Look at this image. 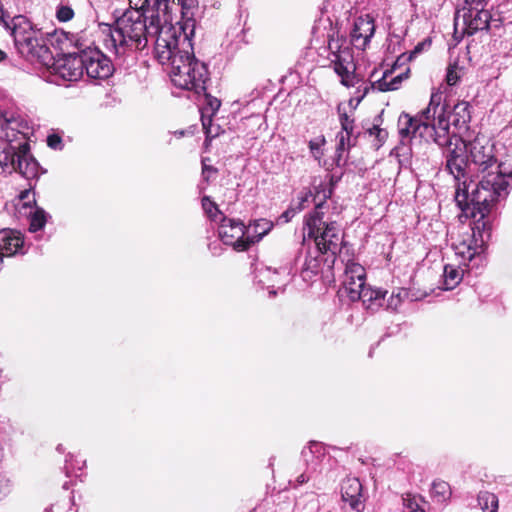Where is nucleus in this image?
<instances>
[{"instance_id":"obj_47","label":"nucleus","mask_w":512,"mask_h":512,"mask_svg":"<svg viewBox=\"0 0 512 512\" xmlns=\"http://www.w3.org/2000/svg\"><path fill=\"white\" fill-rule=\"evenodd\" d=\"M309 480V477L306 476L305 474H301L297 477L296 481L299 485H302L304 483H306L307 481Z\"/></svg>"},{"instance_id":"obj_48","label":"nucleus","mask_w":512,"mask_h":512,"mask_svg":"<svg viewBox=\"0 0 512 512\" xmlns=\"http://www.w3.org/2000/svg\"><path fill=\"white\" fill-rule=\"evenodd\" d=\"M309 148H310L311 151H314V150L319 148V145L316 142H314V141H310L309 142Z\"/></svg>"},{"instance_id":"obj_1","label":"nucleus","mask_w":512,"mask_h":512,"mask_svg":"<svg viewBox=\"0 0 512 512\" xmlns=\"http://www.w3.org/2000/svg\"><path fill=\"white\" fill-rule=\"evenodd\" d=\"M171 0H129L130 9L108 25L105 46L117 57L141 51L149 40H154L155 54L157 43L164 30L175 32L171 25Z\"/></svg>"},{"instance_id":"obj_49","label":"nucleus","mask_w":512,"mask_h":512,"mask_svg":"<svg viewBox=\"0 0 512 512\" xmlns=\"http://www.w3.org/2000/svg\"><path fill=\"white\" fill-rule=\"evenodd\" d=\"M3 457H4V448H3L2 443L0 442V461L3 459Z\"/></svg>"},{"instance_id":"obj_3","label":"nucleus","mask_w":512,"mask_h":512,"mask_svg":"<svg viewBox=\"0 0 512 512\" xmlns=\"http://www.w3.org/2000/svg\"><path fill=\"white\" fill-rule=\"evenodd\" d=\"M31 127L19 114L5 111L0 117V167L3 172H18L29 181V189L20 193V199L29 197L38 178L46 171L30 153Z\"/></svg>"},{"instance_id":"obj_51","label":"nucleus","mask_w":512,"mask_h":512,"mask_svg":"<svg viewBox=\"0 0 512 512\" xmlns=\"http://www.w3.org/2000/svg\"><path fill=\"white\" fill-rule=\"evenodd\" d=\"M264 273H268V274H277L278 272H277V270H274V271L272 272L270 268H266V269H265V271H264Z\"/></svg>"},{"instance_id":"obj_36","label":"nucleus","mask_w":512,"mask_h":512,"mask_svg":"<svg viewBox=\"0 0 512 512\" xmlns=\"http://www.w3.org/2000/svg\"><path fill=\"white\" fill-rule=\"evenodd\" d=\"M13 488V481L11 478L4 474L0 473V500L4 499L7 495L10 494Z\"/></svg>"},{"instance_id":"obj_53","label":"nucleus","mask_w":512,"mask_h":512,"mask_svg":"<svg viewBox=\"0 0 512 512\" xmlns=\"http://www.w3.org/2000/svg\"><path fill=\"white\" fill-rule=\"evenodd\" d=\"M63 488H64V489H66V490H67V489H69V483H68V482H65V483L63 484Z\"/></svg>"},{"instance_id":"obj_55","label":"nucleus","mask_w":512,"mask_h":512,"mask_svg":"<svg viewBox=\"0 0 512 512\" xmlns=\"http://www.w3.org/2000/svg\"><path fill=\"white\" fill-rule=\"evenodd\" d=\"M176 133L179 134V136H183L184 135L183 131H179V132H176Z\"/></svg>"},{"instance_id":"obj_14","label":"nucleus","mask_w":512,"mask_h":512,"mask_svg":"<svg viewBox=\"0 0 512 512\" xmlns=\"http://www.w3.org/2000/svg\"><path fill=\"white\" fill-rule=\"evenodd\" d=\"M339 119L341 124V131L337 134V145L335 152L336 165L340 166L341 161L345 162L344 152L349 151L352 146H355L357 135L354 134V119L350 118L346 112H341L340 106L338 107Z\"/></svg>"},{"instance_id":"obj_40","label":"nucleus","mask_w":512,"mask_h":512,"mask_svg":"<svg viewBox=\"0 0 512 512\" xmlns=\"http://www.w3.org/2000/svg\"><path fill=\"white\" fill-rule=\"evenodd\" d=\"M368 132L370 135H375L380 143L384 142L387 137V132L378 125H373L372 128L368 129Z\"/></svg>"},{"instance_id":"obj_8","label":"nucleus","mask_w":512,"mask_h":512,"mask_svg":"<svg viewBox=\"0 0 512 512\" xmlns=\"http://www.w3.org/2000/svg\"><path fill=\"white\" fill-rule=\"evenodd\" d=\"M7 31L13 37L15 48L22 57L29 61L50 65L53 57L43 34L27 17L23 15L13 17Z\"/></svg>"},{"instance_id":"obj_43","label":"nucleus","mask_w":512,"mask_h":512,"mask_svg":"<svg viewBox=\"0 0 512 512\" xmlns=\"http://www.w3.org/2000/svg\"><path fill=\"white\" fill-rule=\"evenodd\" d=\"M209 250L211 251L212 255L219 256L222 252V248L217 242H212L208 245Z\"/></svg>"},{"instance_id":"obj_19","label":"nucleus","mask_w":512,"mask_h":512,"mask_svg":"<svg viewBox=\"0 0 512 512\" xmlns=\"http://www.w3.org/2000/svg\"><path fill=\"white\" fill-rule=\"evenodd\" d=\"M324 255L315 254L314 249L306 251L304 261L301 264V276L304 281L310 280L320 272L321 264L326 263L325 258H323ZM327 266L329 267V262H327Z\"/></svg>"},{"instance_id":"obj_10","label":"nucleus","mask_w":512,"mask_h":512,"mask_svg":"<svg viewBox=\"0 0 512 512\" xmlns=\"http://www.w3.org/2000/svg\"><path fill=\"white\" fill-rule=\"evenodd\" d=\"M328 50L333 56L331 63L336 74L341 77V83L347 87L353 86L355 64L352 48L348 45L346 37L333 30L328 34Z\"/></svg>"},{"instance_id":"obj_13","label":"nucleus","mask_w":512,"mask_h":512,"mask_svg":"<svg viewBox=\"0 0 512 512\" xmlns=\"http://www.w3.org/2000/svg\"><path fill=\"white\" fill-rule=\"evenodd\" d=\"M80 56L83 72L93 79H106L112 75L113 65L111 60L96 48H82Z\"/></svg>"},{"instance_id":"obj_16","label":"nucleus","mask_w":512,"mask_h":512,"mask_svg":"<svg viewBox=\"0 0 512 512\" xmlns=\"http://www.w3.org/2000/svg\"><path fill=\"white\" fill-rule=\"evenodd\" d=\"M27 252L23 235L16 230H0V258L24 255Z\"/></svg>"},{"instance_id":"obj_21","label":"nucleus","mask_w":512,"mask_h":512,"mask_svg":"<svg viewBox=\"0 0 512 512\" xmlns=\"http://www.w3.org/2000/svg\"><path fill=\"white\" fill-rule=\"evenodd\" d=\"M301 454L307 465H311L315 470L318 463L325 457L326 448L321 442L311 441L308 446L302 450Z\"/></svg>"},{"instance_id":"obj_45","label":"nucleus","mask_w":512,"mask_h":512,"mask_svg":"<svg viewBox=\"0 0 512 512\" xmlns=\"http://www.w3.org/2000/svg\"><path fill=\"white\" fill-rule=\"evenodd\" d=\"M481 6V5H487V0H464L462 6Z\"/></svg>"},{"instance_id":"obj_35","label":"nucleus","mask_w":512,"mask_h":512,"mask_svg":"<svg viewBox=\"0 0 512 512\" xmlns=\"http://www.w3.org/2000/svg\"><path fill=\"white\" fill-rule=\"evenodd\" d=\"M74 17V10L69 5H58L56 9V18L60 22L70 21Z\"/></svg>"},{"instance_id":"obj_52","label":"nucleus","mask_w":512,"mask_h":512,"mask_svg":"<svg viewBox=\"0 0 512 512\" xmlns=\"http://www.w3.org/2000/svg\"><path fill=\"white\" fill-rule=\"evenodd\" d=\"M56 449H57V451H59V452H63V451H64V448H63V445H62V444H59V445L57 446V448H56Z\"/></svg>"},{"instance_id":"obj_54","label":"nucleus","mask_w":512,"mask_h":512,"mask_svg":"<svg viewBox=\"0 0 512 512\" xmlns=\"http://www.w3.org/2000/svg\"><path fill=\"white\" fill-rule=\"evenodd\" d=\"M44 512H52V507L46 508Z\"/></svg>"},{"instance_id":"obj_39","label":"nucleus","mask_w":512,"mask_h":512,"mask_svg":"<svg viewBox=\"0 0 512 512\" xmlns=\"http://www.w3.org/2000/svg\"><path fill=\"white\" fill-rule=\"evenodd\" d=\"M74 456L72 454H68L65 458V466L64 471L67 477H70L74 471V469L77 467V469L81 470L85 466V461H82V464L79 465V462L75 460L74 464Z\"/></svg>"},{"instance_id":"obj_33","label":"nucleus","mask_w":512,"mask_h":512,"mask_svg":"<svg viewBox=\"0 0 512 512\" xmlns=\"http://www.w3.org/2000/svg\"><path fill=\"white\" fill-rule=\"evenodd\" d=\"M201 122L206 134V140H212L222 133L221 127L219 125H214L211 117L203 116Z\"/></svg>"},{"instance_id":"obj_25","label":"nucleus","mask_w":512,"mask_h":512,"mask_svg":"<svg viewBox=\"0 0 512 512\" xmlns=\"http://www.w3.org/2000/svg\"><path fill=\"white\" fill-rule=\"evenodd\" d=\"M478 505L483 512H498V497L489 491H480L477 496Z\"/></svg>"},{"instance_id":"obj_5","label":"nucleus","mask_w":512,"mask_h":512,"mask_svg":"<svg viewBox=\"0 0 512 512\" xmlns=\"http://www.w3.org/2000/svg\"><path fill=\"white\" fill-rule=\"evenodd\" d=\"M469 157L480 177L471 190V204L492 208L495 203L505 200L510 193L508 179H512V170H506L504 164L498 162L493 145L474 141Z\"/></svg>"},{"instance_id":"obj_32","label":"nucleus","mask_w":512,"mask_h":512,"mask_svg":"<svg viewBox=\"0 0 512 512\" xmlns=\"http://www.w3.org/2000/svg\"><path fill=\"white\" fill-rule=\"evenodd\" d=\"M432 494L439 498V501H445L450 498V485L445 481H434L432 484Z\"/></svg>"},{"instance_id":"obj_18","label":"nucleus","mask_w":512,"mask_h":512,"mask_svg":"<svg viewBox=\"0 0 512 512\" xmlns=\"http://www.w3.org/2000/svg\"><path fill=\"white\" fill-rule=\"evenodd\" d=\"M387 293L386 290L366 286L361 292V298H359V300L367 310L374 312L381 307L386 308Z\"/></svg>"},{"instance_id":"obj_11","label":"nucleus","mask_w":512,"mask_h":512,"mask_svg":"<svg viewBox=\"0 0 512 512\" xmlns=\"http://www.w3.org/2000/svg\"><path fill=\"white\" fill-rule=\"evenodd\" d=\"M76 51L68 52L61 59L53 60L50 66L51 81L57 85H64L65 82L77 81L83 76V68L80 56L78 40L75 43Z\"/></svg>"},{"instance_id":"obj_22","label":"nucleus","mask_w":512,"mask_h":512,"mask_svg":"<svg viewBox=\"0 0 512 512\" xmlns=\"http://www.w3.org/2000/svg\"><path fill=\"white\" fill-rule=\"evenodd\" d=\"M273 228V222L267 219H256L246 226L247 239H251L253 244L260 241Z\"/></svg>"},{"instance_id":"obj_23","label":"nucleus","mask_w":512,"mask_h":512,"mask_svg":"<svg viewBox=\"0 0 512 512\" xmlns=\"http://www.w3.org/2000/svg\"><path fill=\"white\" fill-rule=\"evenodd\" d=\"M464 270L451 264H446L443 269V288L454 289L462 280Z\"/></svg>"},{"instance_id":"obj_7","label":"nucleus","mask_w":512,"mask_h":512,"mask_svg":"<svg viewBox=\"0 0 512 512\" xmlns=\"http://www.w3.org/2000/svg\"><path fill=\"white\" fill-rule=\"evenodd\" d=\"M462 211L473 219L472 234L468 242L463 241L455 247V254L461 258V265L474 268L482 263L486 244L491 238L492 225L487 219L491 208L467 205V207H462Z\"/></svg>"},{"instance_id":"obj_15","label":"nucleus","mask_w":512,"mask_h":512,"mask_svg":"<svg viewBox=\"0 0 512 512\" xmlns=\"http://www.w3.org/2000/svg\"><path fill=\"white\" fill-rule=\"evenodd\" d=\"M375 33L374 18L366 14L355 19L350 32V45L364 51Z\"/></svg>"},{"instance_id":"obj_27","label":"nucleus","mask_w":512,"mask_h":512,"mask_svg":"<svg viewBox=\"0 0 512 512\" xmlns=\"http://www.w3.org/2000/svg\"><path fill=\"white\" fill-rule=\"evenodd\" d=\"M48 214L44 209L37 207L29 217V231L36 233L44 228L47 222Z\"/></svg>"},{"instance_id":"obj_4","label":"nucleus","mask_w":512,"mask_h":512,"mask_svg":"<svg viewBox=\"0 0 512 512\" xmlns=\"http://www.w3.org/2000/svg\"><path fill=\"white\" fill-rule=\"evenodd\" d=\"M156 57L160 63L170 65V78L174 86L198 95L205 91L209 79L207 65L195 58L193 44L191 48L187 47L184 38L178 37L177 30L162 32Z\"/></svg>"},{"instance_id":"obj_6","label":"nucleus","mask_w":512,"mask_h":512,"mask_svg":"<svg viewBox=\"0 0 512 512\" xmlns=\"http://www.w3.org/2000/svg\"><path fill=\"white\" fill-rule=\"evenodd\" d=\"M331 196L332 190L322 187L316 195L320 198L316 209L310 212L304 220V229L307 230L308 237L315 243L314 253L327 254L325 261L329 262V268L334 265L336 255L341 252L344 244L340 225L336 221L326 222L323 220V208Z\"/></svg>"},{"instance_id":"obj_30","label":"nucleus","mask_w":512,"mask_h":512,"mask_svg":"<svg viewBox=\"0 0 512 512\" xmlns=\"http://www.w3.org/2000/svg\"><path fill=\"white\" fill-rule=\"evenodd\" d=\"M202 208L208 218L213 222H220L222 216H225L218 208V205L211 200L209 196L202 198Z\"/></svg>"},{"instance_id":"obj_46","label":"nucleus","mask_w":512,"mask_h":512,"mask_svg":"<svg viewBox=\"0 0 512 512\" xmlns=\"http://www.w3.org/2000/svg\"><path fill=\"white\" fill-rule=\"evenodd\" d=\"M344 1L345 0H328L327 1V6H332L333 10L336 11V7L340 6V5L343 6V2Z\"/></svg>"},{"instance_id":"obj_26","label":"nucleus","mask_w":512,"mask_h":512,"mask_svg":"<svg viewBox=\"0 0 512 512\" xmlns=\"http://www.w3.org/2000/svg\"><path fill=\"white\" fill-rule=\"evenodd\" d=\"M201 93H203L204 96V102L200 108L201 119H203V116H209L212 118L219 110L221 101L218 98L206 93V90L202 91Z\"/></svg>"},{"instance_id":"obj_9","label":"nucleus","mask_w":512,"mask_h":512,"mask_svg":"<svg viewBox=\"0 0 512 512\" xmlns=\"http://www.w3.org/2000/svg\"><path fill=\"white\" fill-rule=\"evenodd\" d=\"M447 147L448 150L445 155L446 170L454 177L456 182L455 200L461 209L462 207H467V205L472 207L470 187L473 181L470 180L468 183L466 146L462 143L461 146L456 144L453 149L450 146Z\"/></svg>"},{"instance_id":"obj_50","label":"nucleus","mask_w":512,"mask_h":512,"mask_svg":"<svg viewBox=\"0 0 512 512\" xmlns=\"http://www.w3.org/2000/svg\"><path fill=\"white\" fill-rule=\"evenodd\" d=\"M6 58V53L0 49V62Z\"/></svg>"},{"instance_id":"obj_12","label":"nucleus","mask_w":512,"mask_h":512,"mask_svg":"<svg viewBox=\"0 0 512 512\" xmlns=\"http://www.w3.org/2000/svg\"><path fill=\"white\" fill-rule=\"evenodd\" d=\"M218 236L223 244L232 246L237 252L248 250L253 241L247 239L246 225L240 219L222 216L218 226Z\"/></svg>"},{"instance_id":"obj_56","label":"nucleus","mask_w":512,"mask_h":512,"mask_svg":"<svg viewBox=\"0 0 512 512\" xmlns=\"http://www.w3.org/2000/svg\"><path fill=\"white\" fill-rule=\"evenodd\" d=\"M300 261V256L296 258V264Z\"/></svg>"},{"instance_id":"obj_37","label":"nucleus","mask_w":512,"mask_h":512,"mask_svg":"<svg viewBox=\"0 0 512 512\" xmlns=\"http://www.w3.org/2000/svg\"><path fill=\"white\" fill-rule=\"evenodd\" d=\"M404 512H425L417 503L415 497L407 494L402 497Z\"/></svg>"},{"instance_id":"obj_42","label":"nucleus","mask_w":512,"mask_h":512,"mask_svg":"<svg viewBox=\"0 0 512 512\" xmlns=\"http://www.w3.org/2000/svg\"><path fill=\"white\" fill-rule=\"evenodd\" d=\"M216 172H217V170L214 167L208 166L206 164H203V167H202V177L206 181H209L211 175L215 174Z\"/></svg>"},{"instance_id":"obj_28","label":"nucleus","mask_w":512,"mask_h":512,"mask_svg":"<svg viewBox=\"0 0 512 512\" xmlns=\"http://www.w3.org/2000/svg\"><path fill=\"white\" fill-rule=\"evenodd\" d=\"M344 277V280H365V269L361 264L348 260L345 266Z\"/></svg>"},{"instance_id":"obj_34","label":"nucleus","mask_w":512,"mask_h":512,"mask_svg":"<svg viewBox=\"0 0 512 512\" xmlns=\"http://www.w3.org/2000/svg\"><path fill=\"white\" fill-rule=\"evenodd\" d=\"M461 71L462 68H460L457 63L449 65L446 73L447 84L450 86L456 85L461 78Z\"/></svg>"},{"instance_id":"obj_29","label":"nucleus","mask_w":512,"mask_h":512,"mask_svg":"<svg viewBox=\"0 0 512 512\" xmlns=\"http://www.w3.org/2000/svg\"><path fill=\"white\" fill-rule=\"evenodd\" d=\"M344 289L351 301H358L361 292L366 288L365 280H344Z\"/></svg>"},{"instance_id":"obj_17","label":"nucleus","mask_w":512,"mask_h":512,"mask_svg":"<svg viewBox=\"0 0 512 512\" xmlns=\"http://www.w3.org/2000/svg\"><path fill=\"white\" fill-rule=\"evenodd\" d=\"M362 490V484L356 477H348L342 482V500L345 503H348L351 510L355 512H362L365 508V498L363 496Z\"/></svg>"},{"instance_id":"obj_38","label":"nucleus","mask_w":512,"mask_h":512,"mask_svg":"<svg viewBox=\"0 0 512 512\" xmlns=\"http://www.w3.org/2000/svg\"><path fill=\"white\" fill-rule=\"evenodd\" d=\"M424 43H419L415 46V48L407 55L406 53L401 54L395 61L394 68L396 66H401L406 61H411L417 54L422 51Z\"/></svg>"},{"instance_id":"obj_2","label":"nucleus","mask_w":512,"mask_h":512,"mask_svg":"<svg viewBox=\"0 0 512 512\" xmlns=\"http://www.w3.org/2000/svg\"><path fill=\"white\" fill-rule=\"evenodd\" d=\"M470 105L461 101L454 105L447 115V107L442 104V94L432 93L428 106L412 117L402 113L398 120L399 133L402 138L419 137L426 142H434L439 146H451L455 135L450 133V125L465 128L470 121Z\"/></svg>"},{"instance_id":"obj_20","label":"nucleus","mask_w":512,"mask_h":512,"mask_svg":"<svg viewBox=\"0 0 512 512\" xmlns=\"http://www.w3.org/2000/svg\"><path fill=\"white\" fill-rule=\"evenodd\" d=\"M409 72L410 70L409 68H407L405 72H402L399 75L388 80V77L390 76L391 72L385 71L383 73V76L379 80L371 84V88L377 89L378 91L381 92L397 90L402 81L408 78Z\"/></svg>"},{"instance_id":"obj_44","label":"nucleus","mask_w":512,"mask_h":512,"mask_svg":"<svg viewBox=\"0 0 512 512\" xmlns=\"http://www.w3.org/2000/svg\"><path fill=\"white\" fill-rule=\"evenodd\" d=\"M295 214V209H288L281 214L280 219H283L284 222H289L295 216Z\"/></svg>"},{"instance_id":"obj_24","label":"nucleus","mask_w":512,"mask_h":512,"mask_svg":"<svg viewBox=\"0 0 512 512\" xmlns=\"http://www.w3.org/2000/svg\"><path fill=\"white\" fill-rule=\"evenodd\" d=\"M330 188L333 191V184L332 183H323L321 182L319 185L314 186L313 190H308L303 193H301V196L299 197V204L297 206V210L301 211L306 208V204L309 202H313L315 205L320 201L319 197H316L317 192L321 191V188ZM316 207L314 208V210Z\"/></svg>"},{"instance_id":"obj_31","label":"nucleus","mask_w":512,"mask_h":512,"mask_svg":"<svg viewBox=\"0 0 512 512\" xmlns=\"http://www.w3.org/2000/svg\"><path fill=\"white\" fill-rule=\"evenodd\" d=\"M408 296V291L403 288L393 291L388 299H386V309L396 310L402 301Z\"/></svg>"},{"instance_id":"obj_41","label":"nucleus","mask_w":512,"mask_h":512,"mask_svg":"<svg viewBox=\"0 0 512 512\" xmlns=\"http://www.w3.org/2000/svg\"><path fill=\"white\" fill-rule=\"evenodd\" d=\"M47 145L52 149H61L62 139L57 134H52L47 137Z\"/></svg>"}]
</instances>
